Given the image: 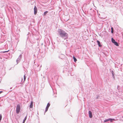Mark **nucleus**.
<instances>
[{"label": "nucleus", "mask_w": 123, "mask_h": 123, "mask_svg": "<svg viewBox=\"0 0 123 123\" xmlns=\"http://www.w3.org/2000/svg\"><path fill=\"white\" fill-rule=\"evenodd\" d=\"M58 32L61 37L64 39H66L68 37V34L64 31L61 29L58 30Z\"/></svg>", "instance_id": "1"}, {"label": "nucleus", "mask_w": 123, "mask_h": 123, "mask_svg": "<svg viewBox=\"0 0 123 123\" xmlns=\"http://www.w3.org/2000/svg\"><path fill=\"white\" fill-rule=\"evenodd\" d=\"M20 105L19 104H18L17 106L16 109V113L18 114L20 111Z\"/></svg>", "instance_id": "2"}, {"label": "nucleus", "mask_w": 123, "mask_h": 123, "mask_svg": "<svg viewBox=\"0 0 123 123\" xmlns=\"http://www.w3.org/2000/svg\"><path fill=\"white\" fill-rule=\"evenodd\" d=\"M114 119H112L111 118H109L108 119H106L104 120V122H107L109 121H110L111 122H112L113 120H114Z\"/></svg>", "instance_id": "3"}, {"label": "nucleus", "mask_w": 123, "mask_h": 123, "mask_svg": "<svg viewBox=\"0 0 123 123\" xmlns=\"http://www.w3.org/2000/svg\"><path fill=\"white\" fill-rule=\"evenodd\" d=\"M22 55L21 54H20L18 58L16 60V62L18 64L19 62H20V60L21 59L22 57Z\"/></svg>", "instance_id": "4"}, {"label": "nucleus", "mask_w": 123, "mask_h": 123, "mask_svg": "<svg viewBox=\"0 0 123 123\" xmlns=\"http://www.w3.org/2000/svg\"><path fill=\"white\" fill-rule=\"evenodd\" d=\"M34 14L35 15H36L37 13V7L35 6L34 8Z\"/></svg>", "instance_id": "5"}, {"label": "nucleus", "mask_w": 123, "mask_h": 123, "mask_svg": "<svg viewBox=\"0 0 123 123\" xmlns=\"http://www.w3.org/2000/svg\"><path fill=\"white\" fill-rule=\"evenodd\" d=\"M89 117L90 118H92V112L90 111H89Z\"/></svg>", "instance_id": "6"}, {"label": "nucleus", "mask_w": 123, "mask_h": 123, "mask_svg": "<svg viewBox=\"0 0 123 123\" xmlns=\"http://www.w3.org/2000/svg\"><path fill=\"white\" fill-rule=\"evenodd\" d=\"M39 65H38L37 67V71H39L40 69V68L41 67V66L40 67H39Z\"/></svg>", "instance_id": "7"}, {"label": "nucleus", "mask_w": 123, "mask_h": 123, "mask_svg": "<svg viewBox=\"0 0 123 123\" xmlns=\"http://www.w3.org/2000/svg\"><path fill=\"white\" fill-rule=\"evenodd\" d=\"M97 42L98 43V44L99 47L101 46V45L100 42L98 40H97Z\"/></svg>", "instance_id": "8"}, {"label": "nucleus", "mask_w": 123, "mask_h": 123, "mask_svg": "<svg viewBox=\"0 0 123 123\" xmlns=\"http://www.w3.org/2000/svg\"><path fill=\"white\" fill-rule=\"evenodd\" d=\"M33 106V102L32 101H31L30 104V108H32Z\"/></svg>", "instance_id": "9"}, {"label": "nucleus", "mask_w": 123, "mask_h": 123, "mask_svg": "<svg viewBox=\"0 0 123 123\" xmlns=\"http://www.w3.org/2000/svg\"><path fill=\"white\" fill-rule=\"evenodd\" d=\"M111 73L112 74V76L113 77V78L114 79V78H115V76H114V72L113 71V70H112L111 71Z\"/></svg>", "instance_id": "10"}, {"label": "nucleus", "mask_w": 123, "mask_h": 123, "mask_svg": "<svg viewBox=\"0 0 123 123\" xmlns=\"http://www.w3.org/2000/svg\"><path fill=\"white\" fill-rule=\"evenodd\" d=\"M73 58L74 60V61L75 62H76L77 61V60L75 57H74V56H73Z\"/></svg>", "instance_id": "11"}, {"label": "nucleus", "mask_w": 123, "mask_h": 123, "mask_svg": "<svg viewBox=\"0 0 123 123\" xmlns=\"http://www.w3.org/2000/svg\"><path fill=\"white\" fill-rule=\"evenodd\" d=\"M37 58L39 59H41V54H37Z\"/></svg>", "instance_id": "12"}, {"label": "nucleus", "mask_w": 123, "mask_h": 123, "mask_svg": "<svg viewBox=\"0 0 123 123\" xmlns=\"http://www.w3.org/2000/svg\"><path fill=\"white\" fill-rule=\"evenodd\" d=\"M27 117L26 116L25 117L24 119L23 120V123H24L25 122V121L26 120V119H27Z\"/></svg>", "instance_id": "13"}, {"label": "nucleus", "mask_w": 123, "mask_h": 123, "mask_svg": "<svg viewBox=\"0 0 123 123\" xmlns=\"http://www.w3.org/2000/svg\"><path fill=\"white\" fill-rule=\"evenodd\" d=\"M111 41L113 43H114L115 42L114 39L112 38H111Z\"/></svg>", "instance_id": "14"}, {"label": "nucleus", "mask_w": 123, "mask_h": 123, "mask_svg": "<svg viewBox=\"0 0 123 123\" xmlns=\"http://www.w3.org/2000/svg\"><path fill=\"white\" fill-rule=\"evenodd\" d=\"M48 12L47 11H46L45 12H44L43 14L44 15V16H45Z\"/></svg>", "instance_id": "15"}, {"label": "nucleus", "mask_w": 123, "mask_h": 123, "mask_svg": "<svg viewBox=\"0 0 123 123\" xmlns=\"http://www.w3.org/2000/svg\"><path fill=\"white\" fill-rule=\"evenodd\" d=\"M114 43V44L115 45L117 46H118V43L116 41H115Z\"/></svg>", "instance_id": "16"}, {"label": "nucleus", "mask_w": 123, "mask_h": 123, "mask_svg": "<svg viewBox=\"0 0 123 123\" xmlns=\"http://www.w3.org/2000/svg\"><path fill=\"white\" fill-rule=\"evenodd\" d=\"M50 104L49 103H48L47 104V105L46 107L49 108V106H50Z\"/></svg>", "instance_id": "17"}, {"label": "nucleus", "mask_w": 123, "mask_h": 123, "mask_svg": "<svg viewBox=\"0 0 123 123\" xmlns=\"http://www.w3.org/2000/svg\"><path fill=\"white\" fill-rule=\"evenodd\" d=\"M111 33H113V27H111Z\"/></svg>", "instance_id": "18"}, {"label": "nucleus", "mask_w": 123, "mask_h": 123, "mask_svg": "<svg viewBox=\"0 0 123 123\" xmlns=\"http://www.w3.org/2000/svg\"><path fill=\"white\" fill-rule=\"evenodd\" d=\"M8 51H2L0 52V53H4L7 52Z\"/></svg>", "instance_id": "19"}, {"label": "nucleus", "mask_w": 123, "mask_h": 123, "mask_svg": "<svg viewBox=\"0 0 123 123\" xmlns=\"http://www.w3.org/2000/svg\"><path fill=\"white\" fill-rule=\"evenodd\" d=\"M61 55H60V56L59 57L60 58H61L62 59H63V58L61 57V56H64V54H61Z\"/></svg>", "instance_id": "20"}, {"label": "nucleus", "mask_w": 123, "mask_h": 123, "mask_svg": "<svg viewBox=\"0 0 123 123\" xmlns=\"http://www.w3.org/2000/svg\"><path fill=\"white\" fill-rule=\"evenodd\" d=\"M26 79V77L25 76V75H24V81Z\"/></svg>", "instance_id": "21"}, {"label": "nucleus", "mask_w": 123, "mask_h": 123, "mask_svg": "<svg viewBox=\"0 0 123 123\" xmlns=\"http://www.w3.org/2000/svg\"><path fill=\"white\" fill-rule=\"evenodd\" d=\"M48 108H48V107H46V109H45V112H46L48 111Z\"/></svg>", "instance_id": "22"}, {"label": "nucleus", "mask_w": 123, "mask_h": 123, "mask_svg": "<svg viewBox=\"0 0 123 123\" xmlns=\"http://www.w3.org/2000/svg\"><path fill=\"white\" fill-rule=\"evenodd\" d=\"M2 116L0 114V121L2 119Z\"/></svg>", "instance_id": "23"}, {"label": "nucleus", "mask_w": 123, "mask_h": 123, "mask_svg": "<svg viewBox=\"0 0 123 123\" xmlns=\"http://www.w3.org/2000/svg\"><path fill=\"white\" fill-rule=\"evenodd\" d=\"M99 97V96H97L96 98V99H98V98Z\"/></svg>", "instance_id": "24"}, {"label": "nucleus", "mask_w": 123, "mask_h": 123, "mask_svg": "<svg viewBox=\"0 0 123 123\" xmlns=\"http://www.w3.org/2000/svg\"><path fill=\"white\" fill-rule=\"evenodd\" d=\"M2 92H3L2 91H0V94L2 93Z\"/></svg>", "instance_id": "25"}, {"label": "nucleus", "mask_w": 123, "mask_h": 123, "mask_svg": "<svg viewBox=\"0 0 123 123\" xmlns=\"http://www.w3.org/2000/svg\"><path fill=\"white\" fill-rule=\"evenodd\" d=\"M12 87H11V88H10V89H12Z\"/></svg>", "instance_id": "26"}, {"label": "nucleus", "mask_w": 123, "mask_h": 123, "mask_svg": "<svg viewBox=\"0 0 123 123\" xmlns=\"http://www.w3.org/2000/svg\"><path fill=\"white\" fill-rule=\"evenodd\" d=\"M34 56H35V55L34 54Z\"/></svg>", "instance_id": "27"}, {"label": "nucleus", "mask_w": 123, "mask_h": 123, "mask_svg": "<svg viewBox=\"0 0 123 123\" xmlns=\"http://www.w3.org/2000/svg\"><path fill=\"white\" fill-rule=\"evenodd\" d=\"M22 80H23V79H22Z\"/></svg>", "instance_id": "28"}]
</instances>
